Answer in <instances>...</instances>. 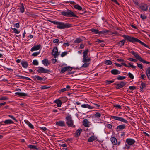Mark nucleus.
I'll return each mask as SVG.
<instances>
[{"instance_id": "obj_1", "label": "nucleus", "mask_w": 150, "mask_h": 150, "mask_svg": "<svg viewBox=\"0 0 150 150\" xmlns=\"http://www.w3.org/2000/svg\"><path fill=\"white\" fill-rule=\"evenodd\" d=\"M123 37H124L125 39L127 40V41H129L130 42H132L133 43L136 42H139L142 45L144 46V47L147 48H149V47L148 45L142 42L140 40L136 38L131 37V36L128 35H123Z\"/></svg>"}, {"instance_id": "obj_2", "label": "nucleus", "mask_w": 150, "mask_h": 150, "mask_svg": "<svg viewBox=\"0 0 150 150\" xmlns=\"http://www.w3.org/2000/svg\"><path fill=\"white\" fill-rule=\"evenodd\" d=\"M50 22L54 24L57 25V27L59 29H63L68 28L72 26V25L67 23L55 21L51 20H48Z\"/></svg>"}, {"instance_id": "obj_3", "label": "nucleus", "mask_w": 150, "mask_h": 150, "mask_svg": "<svg viewBox=\"0 0 150 150\" xmlns=\"http://www.w3.org/2000/svg\"><path fill=\"white\" fill-rule=\"evenodd\" d=\"M66 119L67 121L66 123L68 127H71L74 128L75 127V125L74 124L73 121L72 120V117L70 115H69L67 116L66 117Z\"/></svg>"}, {"instance_id": "obj_4", "label": "nucleus", "mask_w": 150, "mask_h": 150, "mask_svg": "<svg viewBox=\"0 0 150 150\" xmlns=\"http://www.w3.org/2000/svg\"><path fill=\"white\" fill-rule=\"evenodd\" d=\"M61 14L65 16L70 17H74L78 18V17L74 14V13L71 10H68L67 12L63 11L61 12Z\"/></svg>"}, {"instance_id": "obj_5", "label": "nucleus", "mask_w": 150, "mask_h": 150, "mask_svg": "<svg viewBox=\"0 0 150 150\" xmlns=\"http://www.w3.org/2000/svg\"><path fill=\"white\" fill-rule=\"evenodd\" d=\"M130 53H131L137 59L139 60L141 62L143 63H146L147 64H150V62H149L146 61L145 60L143 59L140 56L137 54L134 51H132L131 52H130Z\"/></svg>"}, {"instance_id": "obj_6", "label": "nucleus", "mask_w": 150, "mask_h": 150, "mask_svg": "<svg viewBox=\"0 0 150 150\" xmlns=\"http://www.w3.org/2000/svg\"><path fill=\"white\" fill-rule=\"evenodd\" d=\"M127 84V82H125L124 81H121L119 83H114V85L116 86V88L118 89H120L123 87L125 86Z\"/></svg>"}, {"instance_id": "obj_7", "label": "nucleus", "mask_w": 150, "mask_h": 150, "mask_svg": "<svg viewBox=\"0 0 150 150\" xmlns=\"http://www.w3.org/2000/svg\"><path fill=\"white\" fill-rule=\"evenodd\" d=\"M52 54L56 58L59 55V52H58L57 47H54L53 49L52 52Z\"/></svg>"}, {"instance_id": "obj_8", "label": "nucleus", "mask_w": 150, "mask_h": 150, "mask_svg": "<svg viewBox=\"0 0 150 150\" xmlns=\"http://www.w3.org/2000/svg\"><path fill=\"white\" fill-rule=\"evenodd\" d=\"M38 68V69L37 70V71L39 73H48L50 72L49 70L45 69L41 67H39Z\"/></svg>"}, {"instance_id": "obj_9", "label": "nucleus", "mask_w": 150, "mask_h": 150, "mask_svg": "<svg viewBox=\"0 0 150 150\" xmlns=\"http://www.w3.org/2000/svg\"><path fill=\"white\" fill-rule=\"evenodd\" d=\"M126 141L129 145H132L135 142V141L134 139L130 138L127 139Z\"/></svg>"}, {"instance_id": "obj_10", "label": "nucleus", "mask_w": 150, "mask_h": 150, "mask_svg": "<svg viewBox=\"0 0 150 150\" xmlns=\"http://www.w3.org/2000/svg\"><path fill=\"white\" fill-rule=\"evenodd\" d=\"M148 6L146 4H142L139 6L140 8L143 11H146L148 9Z\"/></svg>"}, {"instance_id": "obj_11", "label": "nucleus", "mask_w": 150, "mask_h": 150, "mask_svg": "<svg viewBox=\"0 0 150 150\" xmlns=\"http://www.w3.org/2000/svg\"><path fill=\"white\" fill-rule=\"evenodd\" d=\"M82 129L81 128H79L74 133V137H79L82 132Z\"/></svg>"}, {"instance_id": "obj_12", "label": "nucleus", "mask_w": 150, "mask_h": 150, "mask_svg": "<svg viewBox=\"0 0 150 150\" xmlns=\"http://www.w3.org/2000/svg\"><path fill=\"white\" fill-rule=\"evenodd\" d=\"M41 45H38L34 46L31 49L30 51H34L37 50L40 48Z\"/></svg>"}, {"instance_id": "obj_13", "label": "nucleus", "mask_w": 150, "mask_h": 150, "mask_svg": "<svg viewBox=\"0 0 150 150\" xmlns=\"http://www.w3.org/2000/svg\"><path fill=\"white\" fill-rule=\"evenodd\" d=\"M56 125L58 126L63 127L65 126L64 122L63 121H59L56 122Z\"/></svg>"}, {"instance_id": "obj_14", "label": "nucleus", "mask_w": 150, "mask_h": 150, "mask_svg": "<svg viewBox=\"0 0 150 150\" xmlns=\"http://www.w3.org/2000/svg\"><path fill=\"white\" fill-rule=\"evenodd\" d=\"M54 102L57 104V107H61L62 103L61 101L59 99H56L54 101Z\"/></svg>"}, {"instance_id": "obj_15", "label": "nucleus", "mask_w": 150, "mask_h": 150, "mask_svg": "<svg viewBox=\"0 0 150 150\" xmlns=\"http://www.w3.org/2000/svg\"><path fill=\"white\" fill-rule=\"evenodd\" d=\"M81 106L82 107L84 108H87L89 109H92L94 108V107L91 106L88 104H84L82 105Z\"/></svg>"}, {"instance_id": "obj_16", "label": "nucleus", "mask_w": 150, "mask_h": 150, "mask_svg": "<svg viewBox=\"0 0 150 150\" xmlns=\"http://www.w3.org/2000/svg\"><path fill=\"white\" fill-rule=\"evenodd\" d=\"M21 64L22 67L25 68H27L28 66V63L26 61H22Z\"/></svg>"}, {"instance_id": "obj_17", "label": "nucleus", "mask_w": 150, "mask_h": 150, "mask_svg": "<svg viewBox=\"0 0 150 150\" xmlns=\"http://www.w3.org/2000/svg\"><path fill=\"white\" fill-rule=\"evenodd\" d=\"M111 73L114 75H117L120 74V71L117 69H112L111 71Z\"/></svg>"}, {"instance_id": "obj_18", "label": "nucleus", "mask_w": 150, "mask_h": 150, "mask_svg": "<svg viewBox=\"0 0 150 150\" xmlns=\"http://www.w3.org/2000/svg\"><path fill=\"white\" fill-rule=\"evenodd\" d=\"M110 140L112 144L113 145H116L117 143V140L116 138L114 137H112L110 138Z\"/></svg>"}, {"instance_id": "obj_19", "label": "nucleus", "mask_w": 150, "mask_h": 150, "mask_svg": "<svg viewBox=\"0 0 150 150\" xmlns=\"http://www.w3.org/2000/svg\"><path fill=\"white\" fill-rule=\"evenodd\" d=\"M42 62L46 66L47 65H49L50 63V62H49L47 59H44V60L42 61Z\"/></svg>"}, {"instance_id": "obj_20", "label": "nucleus", "mask_w": 150, "mask_h": 150, "mask_svg": "<svg viewBox=\"0 0 150 150\" xmlns=\"http://www.w3.org/2000/svg\"><path fill=\"white\" fill-rule=\"evenodd\" d=\"M4 123H5V125L8 124H11L14 123L10 119H8L6 120L4 122Z\"/></svg>"}, {"instance_id": "obj_21", "label": "nucleus", "mask_w": 150, "mask_h": 150, "mask_svg": "<svg viewBox=\"0 0 150 150\" xmlns=\"http://www.w3.org/2000/svg\"><path fill=\"white\" fill-rule=\"evenodd\" d=\"M32 78H33L34 79H37L39 81H42L44 79L43 77H41L38 76H34L32 77Z\"/></svg>"}, {"instance_id": "obj_22", "label": "nucleus", "mask_w": 150, "mask_h": 150, "mask_svg": "<svg viewBox=\"0 0 150 150\" xmlns=\"http://www.w3.org/2000/svg\"><path fill=\"white\" fill-rule=\"evenodd\" d=\"M88 120L86 119H85L83 120V124L85 127H89V125L88 124Z\"/></svg>"}, {"instance_id": "obj_23", "label": "nucleus", "mask_w": 150, "mask_h": 150, "mask_svg": "<svg viewBox=\"0 0 150 150\" xmlns=\"http://www.w3.org/2000/svg\"><path fill=\"white\" fill-rule=\"evenodd\" d=\"M86 57H83L82 59V62L83 63H87L89 62L91 60V59L90 58L86 59Z\"/></svg>"}, {"instance_id": "obj_24", "label": "nucleus", "mask_w": 150, "mask_h": 150, "mask_svg": "<svg viewBox=\"0 0 150 150\" xmlns=\"http://www.w3.org/2000/svg\"><path fill=\"white\" fill-rule=\"evenodd\" d=\"M126 127V126L124 125H120L117 126V129H118L119 130H122L125 129Z\"/></svg>"}, {"instance_id": "obj_25", "label": "nucleus", "mask_w": 150, "mask_h": 150, "mask_svg": "<svg viewBox=\"0 0 150 150\" xmlns=\"http://www.w3.org/2000/svg\"><path fill=\"white\" fill-rule=\"evenodd\" d=\"M89 52V50L88 49H86V50L83 52V57H86L87 54Z\"/></svg>"}, {"instance_id": "obj_26", "label": "nucleus", "mask_w": 150, "mask_h": 150, "mask_svg": "<svg viewBox=\"0 0 150 150\" xmlns=\"http://www.w3.org/2000/svg\"><path fill=\"white\" fill-rule=\"evenodd\" d=\"M125 42V40H123L118 43V45L120 46V47H121L122 46L124 45Z\"/></svg>"}, {"instance_id": "obj_27", "label": "nucleus", "mask_w": 150, "mask_h": 150, "mask_svg": "<svg viewBox=\"0 0 150 150\" xmlns=\"http://www.w3.org/2000/svg\"><path fill=\"white\" fill-rule=\"evenodd\" d=\"M16 95L20 96H27V94L23 93L16 92L15 93Z\"/></svg>"}, {"instance_id": "obj_28", "label": "nucleus", "mask_w": 150, "mask_h": 150, "mask_svg": "<svg viewBox=\"0 0 150 150\" xmlns=\"http://www.w3.org/2000/svg\"><path fill=\"white\" fill-rule=\"evenodd\" d=\"M82 40L80 38H77L74 41V43H79L82 41Z\"/></svg>"}, {"instance_id": "obj_29", "label": "nucleus", "mask_w": 150, "mask_h": 150, "mask_svg": "<svg viewBox=\"0 0 150 150\" xmlns=\"http://www.w3.org/2000/svg\"><path fill=\"white\" fill-rule=\"evenodd\" d=\"M20 10L21 12L22 13H23L24 12V7L23 4H21Z\"/></svg>"}, {"instance_id": "obj_30", "label": "nucleus", "mask_w": 150, "mask_h": 150, "mask_svg": "<svg viewBox=\"0 0 150 150\" xmlns=\"http://www.w3.org/2000/svg\"><path fill=\"white\" fill-rule=\"evenodd\" d=\"M74 7L75 8L79 10H81L82 9V7L78 4L75 5L74 6Z\"/></svg>"}, {"instance_id": "obj_31", "label": "nucleus", "mask_w": 150, "mask_h": 150, "mask_svg": "<svg viewBox=\"0 0 150 150\" xmlns=\"http://www.w3.org/2000/svg\"><path fill=\"white\" fill-rule=\"evenodd\" d=\"M111 118L112 119H114L115 120L120 121L121 117L114 116H111Z\"/></svg>"}, {"instance_id": "obj_32", "label": "nucleus", "mask_w": 150, "mask_h": 150, "mask_svg": "<svg viewBox=\"0 0 150 150\" xmlns=\"http://www.w3.org/2000/svg\"><path fill=\"white\" fill-rule=\"evenodd\" d=\"M146 86L145 83H142L141 84L140 87V89L142 90H143L144 88L146 87Z\"/></svg>"}, {"instance_id": "obj_33", "label": "nucleus", "mask_w": 150, "mask_h": 150, "mask_svg": "<svg viewBox=\"0 0 150 150\" xmlns=\"http://www.w3.org/2000/svg\"><path fill=\"white\" fill-rule=\"evenodd\" d=\"M109 32L108 30H103L102 31H98V33L99 34H105V33H108Z\"/></svg>"}, {"instance_id": "obj_34", "label": "nucleus", "mask_w": 150, "mask_h": 150, "mask_svg": "<svg viewBox=\"0 0 150 150\" xmlns=\"http://www.w3.org/2000/svg\"><path fill=\"white\" fill-rule=\"evenodd\" d=\"M126 78V77H125V76H118L117 77V79L118 80H122L123 79H124Z\"/></svg>"}, {"instance_id": "obj_35", "label": "nucleus", "mask_w": 150, "mask_h": 150, "mask_svg": "<svg viewBox=\"0 0 150 150\" xmlns=\"http://www.w3.org/2000/svg\"><path fill=\"white\" fill-rule=\"evenodd\" d=\"M95 137L94 136H91L88 139V141L90 142H92L95 140Z\"/></svg>"}, {"instance_id": "obj_36", "label": "nucleus", "mask_w": 150, "mask_h": 150, "mask_svg": "<svg viewBox=\"0 0 150 150\" xmlns=\"http://www.w3.org/2000/svg\"><path fill=\"white\" fill-rule=\"evenodd\" d=\"M28 146L29 148L30 149H34L37 150H38V149L37 148L36 146L30 145H28Z\"/></svg>"}, {"instance_id": "obj_37", "label": "nucleus", "mask_w": 150, "mask_h": 150, "mask_svg": "<svg viewBox=\"0 0 150 150\" xmlns=\"http://www.w3.org/2000/svg\"><path fill=\"white\" fill-rule=\"evenodd\" d=\"M11 29L13 30V32L16 34H18L20 33V31H19L17 29L15 28H11Z\"/></svg>"}, {"instance_id": "obj_38", "label": "nucleus", "mask_w": 150, "mask_h": 150, "mask_svg": "<svg viewBox=\"0 0 150 150\" xmlns=\"http://www.w3.org/2000/svg\"><path fill=\"white\" fill-rule=\"evenodd\" d=\"M90 63H84L82 66L81 67L86 68L88 67Z\"/></svg>"}, {"instance_id": "obj_39", "label": "nucleus", "mask_w": 150, "mask_h": 150, "mask_svg": "<svg viewBox=\"0 0 150 150\" xmlns=\"http://www.w3.org/2000/svg\"><path fill=\"white\" fill-rule=\"evenodd\" d=\"M91 31L92 32L94 33L95 34H98V30L97 29H95L93 28H92L91 29Z\"/></svg>"}, {"instance_id": "obj_40", "label": "nucleus", "mask_w": 150, "mask_h": 150, "mask_svg": "<svg viewBox=\"0 0 150 150\" xmlns=\"http://www.w3.org/2000/svg\"><path fill=\"white\" fill-rule=\"evenodd\" d=\"M67 70V68L66 67H64V68H62L61 71H60V73H63L66 71Z\"/></svg>"}, {"instance_id": "obj_41", "label": "nucleus", "mask_w": 150, "mask_h": 150, "mask_svg": "<svg viewBox=\"0 0 150 150\" xmlns=\"http://www.w3.org/2000/svg\"><path fill=\"white\" fill-rule=\"evenodd\" d=\"M120 121L126 123H128V121L127 120L121 117V118Z\"/></svg>"}, {"instance_id": "obj_42", "label": "nucleus", "mask_w": 150, "mask_h": 150, "mask_svg": "<svg viewBox=\"0 0 150 150\" xmlns=\"http://www.w3.org/2000/svg\"><path fill=\"white\" fill-rule=\"evenodd\" d=\"M112 62L110 60H107L105 61V64L107 65H111L112 64Z\"/></svg>"}, {"instance_id": "obj_43", "label": "nucleus", "mask_w": 150, "mask_h": 150, "mask_svg": "<svg viewBox=\"0 0 150 150\" xmlns=\"http://www.w3.org/2000/svg\"><path fill=\"white\" fill-rule=\"evenodd\" d=\"M40 51L39 52H34L32 54V56H34V57L36 56L39 54L40 53Z\"/></svg>"}, {"instance_id": "obj_44", "label": "nucleus", "mask_w": 150, "mask_h": 150, "mask_svg": "<svg viewBox=\"0 0 150 150\" xmlns=\"http://www.w3.org/2000/svg\"><path fill=\"white\" fill-rule=\"evenodd\" d=\"M114 81V80L110 81L106 80L105 81V83H107V84H109L113 82Z\"/></svg>"}, {"instance_id": "obj_45", "label": "nucleus", "mask_w": 150, "mask_h": 150, "mask_svg": "<svg viewBox=\"0 0 150 150\" xmlns=\"http://www.w3.org/2000/svg\"><path fill=\"white\" fill-rule=\"evenodd\" d=\"M8 99V98L7 97L2 96L0 98V100H6Z\"/></svg>"}, {"instance_id": "obj_46", "label": "nucleus", "mask_w": 150, "mask_h": 150, "mask_svg": "<svg viewBox=\"0 0 150 150\" xmlns=\"http://www.w3.org/2000/svg\"><path fill=\"white\" fill-rule=\"evenodd\" d=\"M95 116L97 118L100 117L101 116V114L99 112H96L95 115Z\"/></svg>"}, {"instance_id": "obj_47", "label": "nucleus", "mask_w": 150, "mask_h": 150, "mask_svg": "<svg viewBox=\"0 0 150 150\" xmlns=\"http://www.w3.org/2000/svg\"><path fill=\"white\" fill-rule=\"evenodd\" d=\"M33 63L34 65H38V62L36 60H33Z\"/></svg>"}, {"instance_id": "obj_48", "label": "nucleus", "mask_w": 150, "mask_h": 150, "mask_svg": "<svg viewBox=\"0 0 150 150\" xmlns=\"http://www.w3.org/2000/svg\"><path fill=\"white\" fill-rule=\"evenodd\" d=\"M128 76L131 79H133L134 78L133 75L130 72L128 73Z\"/></svg>"}, {"instance_id": "obj_49", "label": "nucleus", "mask_w": 150, "mask_h": 150, "mask_svg": "<svg viewBox=\"0 0 150 150\" xmlns=\"http://www.w3.org/2000/svg\"><path fill=\"white\" fill-rule=\"evenodd\" d=\"M66 67L67 68V70L68 71H71L73 69L72 67L70 66L67 67Z\"/></svg>"}, {"instance_id": "obj_50", "label": "nucleus", "mask_w": 150, "mask_h": 150, "mask_svg": "<svg viewBox=\"0 0 150 150\" xmlns=\"http://www.w3.org/2000/svg\"><path fill=\"white\" fill-rule=\"evenodd\" d=\"M129 88L131 90H134L136 89V88L134 86H130L129 87Z\"/></svg>"}, {"instance_id": "obj_51", "label": "nucleus", "mask_w": 150, "mask_h": 150, "mask_svg": "<svg viewBox=\"0 0 150 150\" xmlns=\"http://www.w3.org/2000/svg\"><path fill=\"white\" fill-rule=\"evenodd\" d=\"M67 54V52H63L61 54V56L62 57H63L66 55Z\"/></svg>"}, {"instance_id": "obj_52", "label": "nucleus", "mask_w": 150, "mask_h": 150, "mask_svg": "<svg viewBox=\"0 0 150 150\" xmlns=\"http://www.w3.org/2000/svg\"><path fill=\"white\" fill-rule=\"evenodd\" d=\"M140 16L141 18L143 20L146 19L147 18L146 16L144 15H142V14H141Z\"/></svg>"}, {"instance_id": "obj_53", "label": "nucleus", "mask_w": 150, "mask_h": 150, "mask_svg": "<svg viewBox=\"0 0 150 150\" xmlns=\"http://www.w3.org/2000/svg\"><path fill=\"white\" fill-rule=\"evenodd\" d=\"M146 74H150V67H148L146 70Z\"/></svg>"}, {"instance_id": "obj_54", "label": "nucleus", "mask_w": 150, "mask_h": 150, "mask_svg": "<svg viewBox=\"0 0 150 150\" xmlns=\"http://www.w3.org/2000/svg\"><path fill=\"white\" fill-rule=\"evenodd\" d=\"M128 64L129 65V66H129V67H131L132 68H135L136 67V66H133L132 65V64L131 63H129Z\"/></svg>"}, {"instance_id": "obj_55", "label": "nucleus", "mask_w": 150, "mask_h": 150, "mask_svg": "<svg viewBox=\"0 0 150 150\" xmlns=\"http://www.w3.org/2000/svg\"><path fill=\"white\" fill-rule=\"evenodd\" d=\"M137 66L141 69H143V66L142 64H137Z\"/></svg>"}, {"instance_id": "obj_56", "label": "nucleus", "mask_w": 150, "mask_h": 150, "mask_svg": "<svg viewBox=\"0 0 150 150\" xmlns=\"http://www.w3.org/2000/svg\"><path fill=\"white\" fill-rule=\"evenodd\" d=\"M8 116L10 118H12V119L14 120H15V121L16 122H17V120L14 117H13V116L11 115H9Z\"/></svg>"}, {"instance_id": "obj_57", "label": "nucleus", "mask_w": 150, "mask_h": 150, "mask_svg": "<svg viewBox=\"0 0 150 150\" xmlns=\"http://www.w3.org/2000/svg\"><path fill=\"white\" fill-rule=\"evenodd\" d=\"M128 60L131 61H133L134 62H136L137 61V60L135 59L132 58H129Z\"/></svg>"}, {"instance_id": "obj_58", "label": "nucleus", "mask_w": 150, "mask_h": 150, "mask_svg": "<svg viewBox=\"0 0 150 150\" xmlns=\"http://www.w3.org/2000/svg\"><path fill=\"white\" fill-rule=\"evenodd\" d=\"M114 107H115L116 108H118L119 109H121V106L119 105L116 104L114 105Z\"/></svg>"}, {"instance_id": "obj_59", "label": "nucleus", "mask_w": 150, "mask_h": 150, "mask_svg": "<svg viewBox=\"0 0 150 150\" xmlns=\"http://www.w3.org/2000/svg\"><path fill=\"white\" fill-rule=\"evenodd\" d=\"M14 25V27L17 28H18L20 27L19 24L18 23H16Z\"/></svg>"}, {"instance_id": "obj_60", "label": "nucleus", "mask_w": 150, "mask_h": 150, "mask_svg": "<svg viewBox=\"0 0 150 150\" xmlns=\"http://www.w3.org/2000/svg\"><path fill=\"white\" fill-rule=\"evenodd\" d=\"M50 87H47L45 86H42L41 87V89H45L48 88H50Z\"/></svg>"}, {"instance_id": "obj_61", "label": "nucleus", "mask_w": 150, "mask_h": 150, "mask_svg": "<svg viewBox=\"0 0 150 150\" xmlns=\"http://www.w3.org/2000/svg\"><path fill=\"white\" fill-rule=\"evenodd\" d=\"M104 41L103 40H100V39H97L96 41V42H98V43H101L104 42Z\"/></svg>"}, {"instance_id": "obj_62", "label": "nucleus", "mask_w": 150, "mask_h": 150, "mask_svg": "<svg viewBox=\"0 0 150 150\" xmlns=\"http://www.w3.org/2000/svg\"><path fill=\"white\" fill-rule=\"evenodd\" d=\"M133 2L134 3V4H136V5L138 6L139 5V3L137 1V0H133Z\"/></svg>"}, {"instance_id": "obj_63", "label": "nucleus", "mask_w": 150, "mask_h": 150, "mask_svg": "<svg viewBox=\"0 0 150 150\" xmlns=\"http://www.w3.org/2000/svg\"><path fill=\"white\" fill-rule=\"evenodd\" d=\"M29 127L31 128L32 129H34L33 126L30 123L28 125Z\"/></svg>"}, {"instance_id": "obj_64", "label": "nucleus", "mask_w": 150, "mask_h": 150, "mask_svg": "<svg viewBox=\"0 0 150 150\" xmlns=\"http://www.w3.org/2000/svg\"><path fill=\"white\" fill-rule=\"evenodd\" d=\"M85 45L84 44H81L80 45V48L81 49H83L84 48Z\"/></svg>"}]
</instances>
